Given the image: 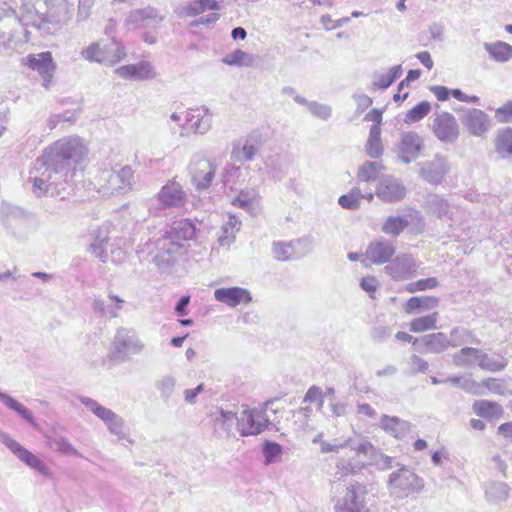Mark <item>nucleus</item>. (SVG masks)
<instances>
[{"label":"nucleus","instance_id":"nucleus-23","mask_svg":"<svg viewBox=\"0 0 512 512\" xmlns=\"http://www.w3.org/2000/svg\"><path fill=\"white\" fill-rule=\"evenodd\" d=\"M159 203L163 208H179L186 203V193L182 186L175 182L170 181L165 184L157 195Z\"/></svg>","mask_w":512,"mask_h":512},{"label":"nucleus","instance_id":"nucleus-34","mask_svg":"<svg viewBox=\"0 0 512 512\" xmlns=\"http://www.w3.org/2000/svg\"><path fill=\"white\" fill-rule=\"evenodd\" d=\"M0 402L5 405L8 409L17 413L21 418L27 421L32 426L36 427L37 423L32 412L25 407L22 403L18 402L12 396L4 393L0 390Z\"/></svg>","mask_w":512,"mask_h":512},{"label":"nucleus","instance_id":"nucleus-30","mask_svg":"<svg viewBox=\"0 0 512 512\" xmlns=\"http://www.w3.org/2000/svg\"><path fill=\"white\" fill-rule=\"evenodd\" d=\"M232 204L255 215L259 211L260 195L255 188H245L232 200Z\"/></svg>","mask_w":512,"mask_h":512},{"label":"nucleus","instance_id":"nucleus-29","mask_svg":"<svg viewBox=\"0 0 512 512\" xmlns=\"http://www.w3.org/2000/svg\"><path fill=\"white\" fill-rule=\"evenodd\" d=\"M115 73L123 79L138 81L153 79L156 76L154 68L147 61L121 66L115 70Z\"/></svg>","mask_w":512,"mask_h":512},{"label":"nucleus","instance_id":"nucleus-52","mask_svg":"<svg viewBox=\"0 0 512 512\" xmlns=\"http://www.w3.org/2000/svg\"><path fill=\"white\" fill-rule=\"evenodd\" d=\"M408 225V221L400 216L389 217L383 227L382 231L387 235L398 236Z\"/></svg>","mask_w":512,"mask_h":512},{"label":"nucleus","instance_id":"nucleus-40","mask_svg":"<svg viewBox=\"0 0 512 512\" xmlns=\"http://www.w3.org/2000/svg\"><path fill=\"white\" fill-rule=\"evenodd\" d=\"M449 347H459L466 343L479 344L480 341L474 336L472 331L464 327H454L448 336Z\"/></svg>","mask_w":512,"mask_h":512},{"label":"nucleus","instance_id":"nucleus-44","mask_svg":"<svg viewBox=\"0 0 512 512\" xmlns=\"http://www.w3.org/2000/svg\"><path fill=\"white\" fill-rule=\"evenodd\" d=\"M509 496V486L504 482H491L485 489V497L491 503L505 501Z\"/></svg>","mask_w":512,"mask_h":512},{"label":"nucleus","instance_id":"nucleus-45","mask_svg":"<svg viewBox=\"0 0 512 512\" xmlns=\"http://www.w3.org/2000/svg\"><path fill=\"white\" fill-rule=\"evenodd\" d=\"M426 209L438 218H443L449 213V204L442 196L430 194L426 198Z\"/></svg>","mask_w":512,"mask_h":512},{"label":"nucleus","instance_id":"nucleus-14","mask_svg":"<svg viewBox=\"0 0 512 512\" xmlns=\"http://www.w3.org/2000/svg\"><path fill=\"white\" fill-rule=\"evenodd\" d=\"M163 20L164 16L157 8L146 6L130 11L125 19V26L129 30L156 29Z\"/></svg>","mask_w":512,"mask_h":512},{"label":"nucleus","instance_id":"nucleus-12","mask_svg":"<svg viewBox=\"0 0 512 512\" xmlns=\"http://www.w3.org/2000/svg\"><path fill=\"white\" fill-rule=\"evenodd\" d=\"M424 146V140L417 132H402L395 146L396 157L401 163L409 164L421 155Z\"/></svg>","mask_w":512,"mask_h":512},{"label":"nucleus","instance_id":"nucleus-37","mask_svg":"<svg viewBox=\"0 0 512 512\" xmlns=\"http://www.w3.org/2000/svg\"><path fill=\"white\" fill-rule=\"evenodd\" d=\"M196 118L191 124V129L195 134H206L212 126V113L206 106H200L195 109Z\"/></svg>","mask_w":512,"mask_h":512},{"label":"nucleus","instance_id":"nucleus-64","mask_svg":"<svg viewBox=\"0 0 512 512\" xmlns=\"http://www.w3.org/2000/svg\"><path fill=\"white\" fill-rule=\"evenodd\" d=\"M241 173V169L239 166L235 164L228 163L225 165L222 173V181L225 185L229 183H234L235 178L238 177Z\"/></svg>","mask_w":512,"mask_h":512},{"label":"nucleus","instance_id":"nucleus-21","mask_svg":"<svg viewBox=\"0 0 512 512\" xmlns=\"http://www.w3.org/2000/svg\"><path fill=\"white\" fill-rule=\"evenodd\" d=\"M377 197L387 203L401 201L406 195L405 186L392 176L383 177L376 188Z\"/></svg>","mask_w":512,"mask_h":512},{"label":"nucleus","instance_id":"nucleus-24","mask_svg":"<svg viewBox=\"0 0 512 512\" xmlns=\"http://www.w3.org/2000/svg\"><path fill=\"white\" fill-rule=\"evenodd\" d=\"M385 270L396 280L409 279L416 274L417 265L412 256L403 254L392 260Z\"/></svg>","mask_w":512,"mask_h":512},{"label":"nucleus","instance_id":"nucleus-20","mask_svg":"<svg viewBox=\"0 0 512 512\" xmlns=\"http://www.w3.org/2000/svg\"><path fill=\"white\" fill-rule=\"evenodd\" d=\"M462 124L473 136H482L491 127V118L484 111L476 108L463 109Z\"/></svg>","mask_w":512,"mask_h":512},{"label":"nucleus","instance_id":"nucleus-48","mask_svg":"<svg viewBox=\"0 0 512 512\" xmlns=\"http://www.w3.org/2000/svg\"><path fill=\"white\" fill-rule=\"evenodd\" d=\"M496 151L502 158L512 156V128L501 131L496 139Z\"/></svg>","mask_w":512,"mask_h":512},{"label":"nucleus","instance_id":"nucleus-39","mask_svg":"<svg viewBox=\"0 0 512 512\" xmlns=\"http://www.w3.org/2000/svg\"><path fill=\"white\" fill-rule=\"evenodd\" d=\"M439 305V299L434 296H414L408 299L405 304L404 311L411 314L416 310H429Z\"/></svg>","mask_w":512,"mask_h":512},{"label":"nucleus","instance_id":"nucleus-63","mask_svg":"<svg viewBox=\"0 0 512 512\" xmlns=\"http://www.w3.org/2000/svg\"><path fill=\"white\" fill-rule=\"evenodd\" d=\"M495 118L500 123L512 122V100L507 101L495 111Z\"/></svg>","mask_w":512,"mask_h":512},{"label":"nucleus","instance_id":"nucleus-22","mask_svg":"<svg viewBox=\"0 0 512 512\" xmlns=\"http://www.w3.org/2000/svg\"><path fill=\"white\" fill-rule=\"evenodd\" d=\"M413 346L420 353L440 354L449 348L448 336L443 332L426 334L415 338Z\"/></svg>","mask_w":512,"mask_h":512},{"label":"nucleus","instance_id":"nucleus-17","mask_svg":"<svg viewBox=\"0 0 512 512\" xmlns=\"http://www.w3.org/2000/svg\"><path fill=\"white\" fill-rule=\"evenodd\" d=\"M213 435L218 439H229L237 427V413L216 407L210 413Z\"/></svg>","mask_w":512,"mask_h":512},{"label":"nucleus","instance_id":"nucleus-51","mask_svg":"<svg viewBox=\"0 0 512 512\" xmlns=\"http://www.w3.org/2000/svg\"><path fill=\"white\" fill-rule=\"evenodd\" d=\"M362 191L359 187L352 188L349 193L342 195L338 199L339 205L344 209L356 210L360 206Z\"/></svg>","mask_w":512,"mask_h":512},{"label":"nucleus","instance_id":"nucleus-3","mask_svg":"<svg viewBox=\"0 0 512 512\" xmlns=\"http://www.w3.org/2000/svg\"><path fill=\"white\" fill-rule=\"evenodd\" d=\"M198 228L190 219L174 221L155 242L153 262L161 270L171 267L186 251V243L195 239Z\"/></svg>","mask_w":512,"mask_h":512},{"label":"nucleus","instance_id":"nucleus-16","mask_svg":"<svg viewBox=\"0 0 512 512\" xmlns=\"http://www.w3.org/2000/svg\"><path fill=\"white\" fill-rule=\"evenodd\" d=\"M262 146V136L259 132H251L233 144L231 159L236 162L253 161Z\"/></svg>","mask_w":512,"mask_h":512},{"label":"nucleus","instance_id":"nucleus-13","mask_svg":"<svg viewBox=\"0 0 512 512\" xmlns=\"http://www.w3.org/2000/svg\"><path fill=\"white\" fill-rule=\"evenodd\" d=\"M269 424L270 420L262 410L246 408L237 416V428L241 436L260 434Z\"/></svg>","mask_w":512,"mask_h":512},{"label":"nucleus","instance_id":"nucleus-15","mask_svg":"<svg viewBox=\"0 0 512 512\" xmlns=\"http://www.w3.org/2000/svg\"><path fill=\"white\" fill-rule=\"evenodd\" d=\"M0 441L24 464L42 475H50L49 468L43 461L26 449L16 440L12 439L8 434L0 432Z\"/></svg>","mask_w":512,"mask_h":512},{"label":"nucleus","instance_id":"nucleus-49","mask_svg":"<svg viewBox=\"0 0 512 512\" xmlns=\"http://www.w3.org/2000/svg\"><path fill=\"white\" fill-rule=\"evenodd\" d=\"M110 299L116 302L115 309H106L104 301L100 298H96L93 300L92 309L95 313H98L100 316H105L109 318H115L118 316L117 310L122 308V304L124 300L118 296H110Z\"/></svg>","mask_w":512,"mask_h":512},{"label":"nucleus","instance_id":"nucleus-56","mask_svg":"<svg viewBox=\"0 0 512 512\" xmlns=\"http://www.w3.org/2000/svg\"><path fill=\"white\" fill-rule=\"evenodd\" d=\"M477 365L484 370L488 371H500L505 367V364L498 359L490 357L487 353L479 349L477 356Z\"/></svg>","mask_w":512,"mask_h":512},{"label":"nucleus","instance_id":"nucleus-60","mask_svg":"<svg viewBox=\"0 0 512 512\" xmlns=\"http://www.w3.org/2000/svg\"><path fill=\"white\" fill-rule=\"evenodd\" d=\"M438 285L439 282L435 277H429L407 284L406 291L409 293H415L417 291H426L434 289Z\"/></svg>","mask_w":512,"mask_h":512},{"label":"nucleus","instance_id":"nucleus-1","mask_svg":"<svg viewBox=\"0 0 512 512\" xmlns=\"http://www.w3.org/2000/svg\"><path fill=\"white\" fill-rule=\"evenodd\" d=\"M87 154V146L79 136L60 138L34 161L27 183L32 185L37 197L59 195L72 179L76 164L83 161Z\"/></svg>","mask_w":512,"mask_h":512},{"label":"nucleus","instance_id":"nucleus-54","mask_svg":"<svg viewBox=\"0 0 512 512\" xmlns=\"http://www.w3.org/2000/svg\"><path fill=\"white\" fill-rule=\"evenodd\" d=\"M175 386L176 378L172 375H166L155 383V387L164 401L168 400L173 395Z\"/></svg>","mask_w":512,"mask_h":512},{"label":"nucleus","instance_id":"nucleus-26","mask_svg":"<svg viewBox=\"0 0 512 512\" xmlns=\"http://www.w3.org/2000/svg\"><path fill=\"white\" fill-rule=\"evenodd\" d=\"M420 168V176L430 184H439L447 173V165L442 157L435 156L430 161L417 164Z\"/></svg>","mask_w":512,"mask_h":512},{"label":"nucleus","instance_id":"nucleus-19","mask_svg":"<svg viewBox=\"0 0 512 512\" xmlns=\"http://www.w3.org/2000/svg\"><path fill=\"white\" fill-rule=\"evenodd\" d=\"M25 64L34 71H37L42 77V85L49 89L52 84L56 65L50 52L28 55L25 58Z\"/></svg>","mask_w":512,"mask_h":512},{"label":"nucleus","instance_id":"nucleus-36","mask_svg":"<svg viewBox=\"0 0 512 512\" xmlns=\"http://www.w3.org/2000/svg\"><path fill=\"white\" fill-rule=\"evenodd\" d=\"M473 411L480 417L497 419L503 414V408L497 402L477 400L473 403Z\"/></svg>","mask_w":512,"mask_h":512},{"label":"nucleus","instance_id":"nucleus-4","mask_svg":"<svg viewBox=\"0 0 512 512\" xmlns=\"http://www.w3.org/2000/svg\"><path fill=\"white\" fill-rule=\"evenodd\" d=\"M22 19L38 29L46 24L65 23L70 18V5L66 0H21Z\"/></svg>","mask_w":512,"mask_h":512},{"label":"nucleus","instance_id":"nucleus-25","mask_svg":"<svg viewBox=\"0 0 512 512\" xmlns=\"http://www.w3.org/2000/svg\"><path fill=\"white\" fill-rule=\"evenodd\" d=\"M214 298L229 307H236L241 303L248 304L252 301L250 292L241 287L218 288L214 291Z\"/></svg>","mask_w":512,"mask_h":512},{"label":"nucleus","instance_id":"nucleus-46","mask_svg":"<svg viewBox=\"0 0 512 512\" xmlns=\"http://www.w3.org/2000/svg\"><path fill=\"white\" fill-rule=\"evenodd\" d=\"M384 169L381 162L365 161L359 168L357 177L362 182L374 181L378 178L380 172Z\"/></svg>","mask_w":512,"mask_h":512},{"label":"nucleus","instance_id":"nucleus-53","mask_svg":"<svg viewBox=\"0 0 512 512\" xmlns=\"http://www.w3.org/2000/svg\"><path fill=\"white\" fill-rule=\"evenodd\" d=\"M50 446L63 454L73 455L76 457H83V455L69 442V440L62 436L54 437L50 440Z\"/></svg>","mask_w":512,"mask_h":512},{"label":"nucleus","instance_id":"nucleus-2","mask_svg":"<svg viewBox=\"0 0 512 512\" xmlns=\"http://www.w3.org/2000/svg\"><path fill=\"white\" fill-rule=\"evenodd\" d=\"M320 450L322 453L333 452L336 454L345 451L344 456L337 458L335 462V477L341 479L350 474H356L365 467V463L357 460V457L364 455L368 458V465L375 466L380 471H386L394 466V459L391 456L384 454L379 449H376L370 441L356 435L348 437L344 440H335L334 443L327 441L320 442Z\"/></svg>","mask_w":512,"mask_h":512},{"label":"nucleus","instance_id":"nucleus-62","mask_svg":"<svg viewBox=\"0 0 512 512\" xmlns=\"http://www.w3.org/2000/svg\"><path fill=\"white\" fill-rule=\"evenodd\" d=\"M408 364H409L408 373L410 375H415L417 373H425L429 368L428 362L416 354H413L410 356Z\"/></svg>","mask_w":512,"mask_h":512},{"label":"nucleus","instance_id":"nucleus-11","mask_svg":"<svg viewBox=\"0 0 512 512\" xmlns=\"http://www.w3.org/2000/svg\"><path fill=\"white\" fill-rule=\"evenodd\" d=\"M216 164L201 154H196L189 164L191 182L197 191L207 190L215 177Z\"/></svg>","mask_w":512,"mask_h":512},{"label":"nucleus","instance_id":"nucleus-35","mask_svg":"<svg viewBox=\"0 0 512 512\" xmlns=\"http://www.w3.org/2000/svg\"><path fill=\"white\" fill-rule=\"evenodd\" d=\"M241 222L234 215H229L227 221L221 227L218 243L222 247H229L235 241V233L239 231Z\"/></svg>","mask_w":512,"mask_h":512},{"label":"nucleus","instance_id":"nucleus-8","mask_svg":"<svg viewBox=\"0 0 512 512\" xmlns=\"http://www.w3.org/2000/svg\"><path fill=\"white\" fill-rule=\"evenodd\" d=\"M367 488L359 482L350 483L342 496L334 503V512H369L366 496Z\"/></svg>","mask_w":512,"mask_h":512},{"label":"nucleus","instance_id":"nucleus-7","mask_svg":"<svg viewBox=\"0 0 512 512\" xmlns=\"http://www.w3.org/2000/svg\"><path fill=\"white\" fill-rule=\"evenodd\" d=\"M24 25H27L26 22L14 10L0 7V49L21 43Z\"/></svg>","mask_w":512,"mask_h":512},{"label":"nucleus","instance_id":"nucleus-43","mask_svg":"<svg viewBox=\"0 0 512 512\" xmlns=\"http://www.w3.org/2000/svg\"><path fill=\"white\" fill-rule=\"evenodd\" d=\"M103 57H108V60H103V63L113 65L126 56L125 49L121 43L115 41L113 38L109 43H102Z\"/></svg>","mask_w":512,"mask_h":512},{"label":"nucleus","instance_id":"nucleus-42","mask_svg":"<svg viewBox=\"0 0 512 512\" xmlns=\"http://www.w3.org/2000/svg\"><path fill=\"white\" fill-rule=\"evenodd\" d=\"M439 313L433 312L429 315L413 319L409 324V329L413 333H423L429 330L437 329Z\"/></svg>","mask_w":512,"mask_h":512},{"label":"nucleus","instance_id":"nucleus-6","mask_svg":"<svg viewBox=\"0 0 512 512\" xmlns=\"http://www.w3.org/2000/svg\"><path fill=\"white\" fill-rule=\"evenodd\" d=\"M79 401L96 417L102 420L108 431L115 435L118 440H127L128 442L132 443L129 434L126 431L125 421L121 416H119L111 409L102 406L100 403L90 397L81 396L79 397Z\"/></svg>","mask_w":512,"mask_h":512},{"label":"nucleus","instance_id":"nucleus-9","mask_svg":"<svg viewBox=\"0 0 512 512\" xmlns=\"http://www.w3.org/2000/svg\"><path fill=\"white\" fill-rule=\"evenodd\" d=\"M388 487L393 494L399 497L408 496L411 493L423 489V479L406 466H401L397 471L392 472L388 478Z\"/></svg>","mask_w":512,"mask_h":512},{"label":"nucleus","instance_id":"nucleus-18","mask_svg":"<svg viewBox=\"0 0 512 512\" xmlns=\"http://www.w3.org/2000/svg\"><path fill=\"white\" fill-rule=\"evenodd\" d=\"M432 130L435 136L445 143H454L459 136V125L456 118L448 112L435 114Z\"/></svg>","mask_w":512,"mask_h":512},{"label":"nucleus","instance_id":"nucleus-58","mask_svg":"<svg viewBox=\"0 0 512 512\" xmlns=\"http://www.w3.org/2000/svg\"><path fill=\"white\" fill-rule=\"evenodd\" d=\"M282 446L276 442L266 440L263 443V454L265 457V463L266 464H272L277 461V457H279L282 454Z\"/></svg>","mask_w":512,"mask_h":512},{"label":"nucleus","instance_id":"nucleus-50","mask_svg":"<svg viewBox=\"0 0 512 512\" xmlns=\"http://www.w3.org/2000/svg\"><path fill=\"white\" fill-rule=\"evenodd\" d=\"M223 63L229 66H245L250 67L253 65V56L246 53L241 49L234 50L227 54L223 59Z\"/></svg>","mask_w":512,"mask_h":512},{"label":"nucleus","instance_id":"nucleus-28","mask_svg":"<svg viewBox=\"0 0 512 512\" xmlns=\"http://www.w3.org/2000/svg\"><path fill=\"white\" fill-rule=\"evenodd\" d=\"M395 254L393 243L387 239L371 242L366 249V257L373 264H384L391 260Z\"/></svg>","mask_w":512,"mask_h":512},{"label":"nucleus","instance_id":"nucleus-38","mask_svg":"<svg viewBox=\"0 0 512 512\" xmlns=\"http://www.w3.org/2000/svg\"><path fill=\"white\" fill-rule=\"evenodd\" d=\"M401 65H395L387 73L375 72L373 74L372 85L374 88L385 90L390 87L396 79L402 75Z\"/></svg>","mask_w":512,"mask_h":512},{"label":"nucleus","instance_id":"nucleus-5","mask_svg":"<svg viewBox=\"0 0 512 512\" xmlns=\"http://www.w3.org/2000/svg\"><path fill=\"white\" fill-rule=\"evenodd\" d=\"M145 344L134 328L120 327L116 330L112 341L111 358L117 361H127L130 355L141 354Z\"/></svg>","mask_w":512,"mask_h":512},{"label":"nucleus","instance_id":"nucleus-61","mask_svg":"<svg viewBox=\"0 0 512 512\" xmlns=\"http://www.w3.org/2000/svg\"><path fill=\"white\" fill-rule=\"evenodd\" d=\"M310 113L321 120H328L332 115V108L327 104H322L317 101H313L309 104Z\"/></svg>","mask_w":512,"mask_h":512},{"label":"nucleus","instance_id":"nucleus-59","mask_svg":"<svg viewBox=\"0 0 512 512\" xmlns=\"http://www.w3.org/2000/svg\"><path fill=\"white\" fill-rule=\"evenodd\" d=\"M272 251L276 260L287 261L292 257L294 249L292 243L274 242Z\"/></svg>","mask_w":512,"mask_h":512},{"label":"nucleus","instance_id":"nucleus-47","mask_svg":"<svg viewBox=\"0 0 512 512\" xmlns=\"http://www.w3.org/2000/svg\"><path fill=\"white\" fill-rule=\"evenodd\" d=\"M221 8L220 3L216 0H193L185 8L187 16H197L207 9L217 11Z\"/></svg>","mask_w":512,"mask_h":512},{"label":"nucleus","instance_id":"nucleus-27","mask_svg":"<svg viewBox=\"0 0 512 512\" xmlns=\"http://www.w3.org/2000/svg\"><path fill=\"white\" fill-rule=\"evenodd\" d=\"M291 162L287 154H272L265 159L264 169L272 180L281 181L287 175Z\"/></svg>","mask_w":512,"mask_h":512},{"label":"nucleus","instance_id":"nucleus-10","mask_svg":"<svg viewBox=\"0 0 512 512\" xmlns=\"http://www.w3.org/2000/svg\"><path fill=\"white\" fill-rule=\"evenodd\" d=\"M97 180L99 191L104 195H110L131 186L133 170L130 166H124L119 170L105 169L99 173Z\"/></svg>","mask_w":512,"mask_h":512},{"label":"nucleus","instance_id":"nucleus-33","mask_svg":"<svg viewBox=\"0 0 512 512\" xmlns=\"http://www.w3.org/2000/svg\"><path fill=\"white\" fill-rule=\"evenodd\" d=\"M483 46L495 62L506 63L512 59V46L504 41L485 42Z\"/></svg>","mask_w":512,"mask_h":512},{"label":"nucleus","instance_id":"nucleus-55","mask_svg":"<svg viewBox=\"0 0 512 512\" xmlns=\"http://www.w3.org/2000/svg\"><path fill=\"white\" fill-rule=\"evenodd\" d=\"M430 110H431L430 103L428 101H422L407 112V114L405 116V122L406 123L418 122V121L422 120L425 116H427L428 113L430 112Z\"/></svg>","mask_w":512,"mask_h":512},{"label":"nucleus","instance_id":"nucleus-41","mask_svg":"<svg viewBox=\"0 0 512 512\" xmlns=\"http://www.w3.org/2000/svg\"><path fill=\"white\" fill-rule=\"evenodd\" d=\"M479 349L463 347L452 356V362L456 367L469 368L477 364Z\"/></svg>","mask_w":512,"mask_h":512},{"label":"nucleus","instance_id":"nucleus-32","mask_svg":"<svg viewBox=\"0 0 512 512\" xmlns=\"http://www.w3.org/2000/svg\"><path fill=\"white\" fill-rule=\"evenodd\" d=\"M0 217L2 225L12 231L18 222L26 220L27 213L18 206L4 202L0 208Z\"/></svg>","mask_w":512,"mask_h":512},{"label":"nucleus","instance_id":"nucleus-31","mask_svg":"<svg viewBox=\"0 0 512 512\" xmlns=\"http://www.w3.org/2000/svg\"><path fill=\"white\" fill-rule=\"evenodd\" d=\"M381 428L394 438L405 437L411 429V424L396 416L383 415L380 421Z\"/></svg>","mask_w":512,"mask_h":512},{"label":"nucleus","instance_id":"nucleus-57","mask_svg":"<svg viewBox=\"0 0 512 512\" xmlns=\"http://www.w3.org/2000/svg\"><path fill=\"white\" fill-rule=\"evenodd\" d=\"M81 56L87 61L103 63V60H108V57H103L102 42H95L87 46L81 51Z\"/></svg>","mask_w":512,"mask_h":512}]
</instances>
